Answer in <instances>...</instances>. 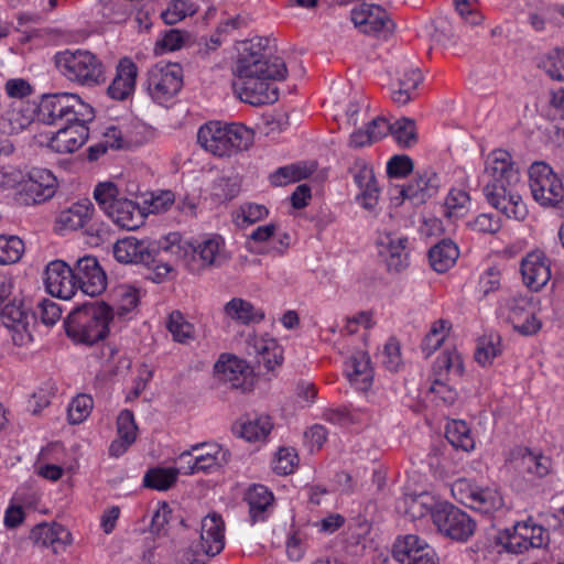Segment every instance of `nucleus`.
<instances>
[{"mask_svg":"<svg viewBox=\"0 0 564 564\" xmlns=\"http://www.w3.org/2000/svg\"><path fill=\"white\" fill-rule=\"evenodd\" d=\"M433 523L437 531L452 540H468L476 528L475 521L463 510L443 502L433 512Z\"/></svg>","mask_w":564,"mask_h":564,"instance_id":"ddd939ff","label":"nucleus"},{"mask_svg":"<svg viewBox=\"0 0 564 564\" xmlns=\"http://www.w3.org/2000/svg\"><path fill=\"white\" fill-rule=\"evenodd\" d=\"M180 470L173 467H156L145 473L143 484L155 490H167L176 481Z\"/></svg>","mask_w":564,"mask_h":564,"instance_id":"de8ad7c7","label":"nucleus"},{"mask_svg":"<svg viewBox=\"0 0 564 564\" xmlns=\"http://www.w3.org/2000/svg\"><path fill=\"white\" fill-rule=\"evenodd\" d=\"M113 257L121 263L149 264L152 260L148 242L134 237L118 240L113 246Z\"/></svg>","mask_w":564,"mask_h":564,"instance_id":"473e14b6","label":"nucleus"},{"mask_svg":"<svg viewBox=\"0 0 564 564\" xmlns=\"http://www.w3.org/2000/svg\"><path fill=\"white\" fill-rule=\"evenodd\" d=\"M297 463V455L294 448L282 447L275 454L272 462V468L278 475H289L293 473Z\"/></svg>","mask_w":564,"mask_h":564,"instance_id":"e2e57ef3","label":"nucleus"},{"mask_svg":"<svg viewBox=\"0 0 564 564\" xmlns=\"http://www.w3.org/2000/svg\"><path fill=\"white\" fill-rule=\"evenodd\" d=\"M253 141V131L238 122L210 120L197 131L198 144L217 158H230L247 151Z\"/></svg>","mask_w":564,"mask_h":564,"instance_id":"20e7f679","label":"nucleus"},{"mask_svg":"<svg viewBox=\"0 0 564 564\" xmlns=\"http://www.w3.org/2000/svg\"><path fill=\"white\" fill-rule=\"evenodd\" d=\"M272 429L269 416L261 415L254 420H249L241 425L240 435L248 442H259L264 440Z\"/></svg>","mask_w":564,"mask_h":564,"instance_id":"6e6d98bb","label":"nucleus"},{"mask_svg":"<svg viewBox=\"0 0 564 564\" xmlns=\"http://www.w3.org/2000/svg\"><path fill=\"white\" fill-rule=\"evenodd\" d=\"M118 227L135 230L144 223V214L133 200L124 197L106 214Z\"/></svg>","mask_w":564,"mask_h":564,"instance_id":"72a5a7b5","label":"nucleus"},{"mask_svg":"<svg viewBox=\"0 0 564 564\" xmlns=\"http://www.w3.org/2000/svg\"><path fill=\"white\" fill-rule=\"evenodd\" d=\"M540 66L546 74L557 80H564V50L554 48L543 56Z\"/></svg>","mask_w":564,"mask_h":564,"instance_id":"bf43d9fd","label":"nucleus"},{"mask_svg":"<svg viewBox=\"0 0 564 564\" xmlns=\"http://www.w3.org/2000/svg\"><path fill=\"white\" fill-rule=\"evenodd\" d=\"M112 318L117 316L121 319H131L135 313L140 301L139 290L132 285H119L113 292Z\"/></svg>","mask_w":564,"mask_h":564,"instance_id":"4c0bfd02","label":"nucleus"},{"mask_svg":"<svg viewBox=\"0 0 564 564\" xmlns=\"http://www.w3.org/2000/svg\"><path fill=\"white\" fill-rule=\"evenodd\" d=\"M215 377L231 388L246 389L251 383L252 370L248 364L229 354H223L214 366Z\"/></svg>","mask_w":564,"mask_h":564,"instance_id":"5701e85b","label":"nucleus"},{"mask_svg":"<svg viewBox=\"0 0 564 564\" xmlns=\"http://www.w3.org/2000/svg\"><path fill=\"white\" fill-rule=\"evenodd\" d=\"M485 174L490 177L484 187L488 203L510 219L524 220L528 208L516 189L520 175L511 154L502 149L491 151L485 161Z\"/></svg>","mask_w":564,"mask_h":564,"instance_id":"f03ea898","label":"nucleus"},{"mask_svg":"<svg viewBox=\"0 0 564 564\" xmlns=\"http://www.w3.org/2000/svg\"><path fill=\"white\" fill-rule=\"evenodd\" d=\"M196 11L197 6L189 0H172L161 12V18L165 24L173 25L195 14Z\"/></svg>","mask_w":564,"mask_h":564,"instance_id":"3c124183","label":"nucleus"},{"mask_svg":"<svg viewBox=\"0 0 564 564\" xmlns=\"http://www.w3.org/2000/svg\"><path fill=\"white\" fill-rule=\"evenodd\" d=\"M520 274L525 288L532 292H539L551 280V260L544 251L540 249L532 250L521 259Z\"/></svg>","mask_w":564,"mask_h":564,"instance_id":"6ab92c4d","label":"nucleus"},{"mask_svg":"<svg viewBox=\"0 0 564 564\" xmlns=\"http://www.w3.org/2000/svg\"><path fill=\"white\" fill-rule=\"evenodd\" d=\"M94 212L95 207L90 200H79L59 212L56 217V226L59 230L64 231L80 229L90 220Z\"/></svg>","mask_w":564,"mask_h":564,"instance_id":"2f4dec72","label":"nucleus"},{"mask_svg":"<svg viewBox=\"0 0 564 564\" xmlns=\"http://www.w3.org/2000/svg\"><path fill=\"white\" fill-rule=\"evenodd\" d=\"M44 285L46 291L62 300H69L76 293L74 268L63 260L51 261L45 269Z\"/></svg>","mask_w":564,"mask_h":564,"instance_id":"4be33fe9","label":"nucleus"},{"mask_svg":"<svg viewBox=\"0 0 564 564\" xmlns=\"http://www.w3.org/2000/svg\"><path fill=\"white\" fill-rule=\"evenodd\" d=\"M434 372L436 377L441 378H445L447 375L460 377L464 372L460 354L455 349L443 351L435 360Z\"/></svg>","mask_w":564,"mask_h":564,"instance_id":"a18cd8bd","label":"nucleus"},{"mask_svg":"<svg viewBox=\"0 0 564 564\" xmlns=\"http://www.w3.org/2000/svg\"><path fill=\"white\" fill-rule=\"evenodd\" d=\"M311 174L305 165L290 164L279 167L270 175V182L274 186H284L290 183L299 182Z\"/></svg>","mask_w":564,"mask_h":564,"instance_id":"864d4df0","label":"nucleus"},{"mask_svg":"<svg viewBox=\"0 0 564 564\" xmlns=\"http://www.w3.org/2000/svg\"><path fill=\"white\" fill-rule=\"evenodd\" d=\"M452 328V324L446 319H437L432 323L430 330L422 341V350L426 356L435 352L444 343Z\"/></svg>","mask_w":564,"mask_h":564,"instance_id":"49530a36","label":"nucleus"},{"mask_svg":"<svg viewBox=\"0 0 564 564\" xmlns=\"http://www.w3.org/2000/svg\"><path fill=\"white\" fill-rule=\"evenodd\" d=\"M138 66L129 57L119 61L116 75L107 88L108 96L115 100H126L135 90Z\"/></svg>","mask_w":564,"mask_h":564,"instance_id":"bb28decb","label":"nucleus"},{"mask_svg":"<svg viewBox=\"0 0 564 564\" xmlns=\"http://www.w3.org/2000/svg\"><path fill=\"white\" fill-rule=\"evenodd\" d=\"M39 317L47 326L55 325L62 315L61 307L52 300L44 299L37 304L36 311L32 314Z\"/></svg>","mask_w":564,"mask_h":564,"instance_id":"338daca9","label":"nucleus"},{"mask_svg":"<svg viewBox=\"0 0 564 564\" xmlns=\"http://www.w3.org/2000/svg\"><path fill=\"white\" fill-rule=\"evenodd\" d=\"M446 438L448 442L466 452L475 447L474 438L470 434V430L465 421L453 420L446 425Z\"/></svg>","mask_w":564,"mask_h":564,"instance_id":"09e8293b","label":"nucleus"},{"mask_svg":"<svg viewBox=\"0 0 564 564\" xmlns=\"http://www.w3.org/2000/svg\"><path fill=\"white\" fill-rule=\"evenodd\" d=\"M451 492L459 503L484 514H494L505 507V500L497 487H481L466 479L456 480Z\"/></svg>","mask_w":564,"mask_h":564,"instance_id":"9d476101","label":"nucleus"},{"mask_svg":"<svg viewBox=\"0 0 564 564\" xmlns=\"http://www.w3.org/2000/svg\"><path fill=\"white\" fill-rule=\"evenodd\" d=\"M165 327L175 343L186 345L195 340V326L181 311H173L169 314Z\"/></svg>","mask_w":564,"mask_h":564,"instance_id":"79ce46f5","label":"nucleus"},{"mask_svg":"<svg viewBox=\"0 0 564 564\" xmlns=\"http://www.w3.org/2000/svg\"><path fill=\"white\" fill-rule=\"evenodd\" d=\"M529 186L533 199L544 208H556L564 202L563 181L545 162L530 166Z\"/></svg>","mask_w":564,"mask_h":564,"instance_id":"1a4fd4ad","label":"nucleus"},{"mask_svg":"<svg viewBox=\"0 0 564 564\" xmlns=\"http://www.w3.org/2000/svg\"><path fill=\"white\" fill-rule=\"evenodd\" d=\"M348 172L358 188L377 180L373 167L362 158L355 159L349 166Z\"/></svg>","mask_w":564,"mask_h":564,"instance_id":"052dcab7","label":"nucleus"},{"mask_svg":"<svg viewBox=\"0 0 564 564\" xmlns=\"http://www.w3.org/2000/svg\"><path fill=\"white\" fill-rule=\"evenodd\" d=\"M24 253V242L14 235H0V264L18 262Z\"/></svg>","mask_w":564,"mask_h":564,"instance_id":"603ef678","label":"nucleus"},{"mask_svg":"<svg viewBox=\"0 0 564 564\" xmlns=\"http://www.w3.org/2000/svg\"><path fill=\"white\" fill-rule=\"evenodd\" d=\"M390 133L402 148H410L417 142L415 122L412 119L401 118L394 121Z\"/></svg>","mask_w":564,"mask_h":564,"instance_id":"5fc2aeb1","label":"nucleus"},{"mask_svg":"<svg viewBox=\"0 0 564 564\" xmlns=\"http://www.w3.org/2000/svg\"><path fill=\"white\" fill-rule=\"evenodd\" d=\"M55 63L59 73L75 84L93 87L105 80L101 61L89 51L58 52L55 55Z\"/></svg>","mask_w":564,"mask_h":564,"instance_id":"0eeeda50","label":"nucleus"},{"mask_svg":"<svg viewBox=\"0 0 564 564\" xmlns=\"http://www.w3.org/2000/svg\"><path fill=\"white\" fill-rule=\"evenodd\" d=\"M31 539L36 545L52 549L55 554L64 552L73 542L70 532L56 522L35 525L31 531Z\"/></svg>","mask_w":564,"mask_h":564,"instance_id":"a878e982","label":"nucleus"},{"mask_svg":"<svg viewBox=\"0 0 564 564\" xmlns=\"http://www.w3.org/2000/svg\"><path fill=\"white\" fill-rule=\"evenodd\" d=\"M3 90L6 96L14 101L25 100L33 94L34 88L28 79L14 77L6 80Z\"/></svg>","mask_w":564,"mask_h":564,"instance_id":"680f3d73","label":"nucleus"},{"mask_svg":"<svg viewBox=\"0 0 564 564\" xmlns=\"http://www.w3.org/2000/svg\"><path fill=\"white\" fill-rule=\"evenodd\" d=\"M356 203L366 210H375L380 198V187L377 180L358 188Z\"/></svg>","mask_w":564,"mask_h":564,"instance_id":"0e129e2a","label":"nucleus"},{"mask_svg":"<svg viewBox=\"0 0 564 564\" xmlns=\"http://www.w3.org/2000/svg\"><path fill=\"white\" fill-rule=\"evenodd\" d=\"M441 187V176L429 167L416 171L413 177L400 187L399 194L402 200L420 206L434 198Z\"/></svg>","mask_w":564,"mask_h":564,"instance_id":"f3484780","label":"nucleus"},{"mask_svg":"<svg viewBox=\"0 0 564 564\" xmlns=\"http://www.w3.org/2000/svg\"><path fill=\"white\" fill-rule=\"evenodd\" d=\"M423 539L416 534H406L398 538L393 545V556L397 561H406L411 553L421 545Z\"/></svg>","mask_w":564,"mask_h":564,"instance_id":"69168bd1","label":"nucleus"},{"mask_svg":"<svg viewBox=\"0 0 564 564\" xmlns=\"http://www.w3.org/2000/svg\"><path fill=\"white\" fill-rule=\"evenodd\" d=\"M458 257L459 249L449 239H443L429 251L430 264L438 273L448 271L456 263Z\"/></svg>","mask_w":564,"mask_h":564,"instance_id":"58836bf2","label":"nucleus"},{"mask_svg":"<svg viewBox=\"0 0 564 564\" xmlns=\"http://www.w3.org/2000/svg\"><path fill=\"white\" fill-rule=\"evenodd\" d=\"M88 122L70 121L48 139V148L57 153H73L88 140Z\"/></svg>","mask_w":564,"mask_h":564,"instance_id":"393cba45","label":"nucleus"},{"mask_svg":"<svg viewBox=\"0 0 564 564\" xmlns=\"http://www.w3.org/2000/svg\"><path fill=\"white\" fill-rule=\"evenodd\" d=\"M514 468L524 477L533 479L546 476L551 469V459L529 449L520 451L513 459Z\"/></svg>","mask_w":564,"mask_h":564,"instance_id":"f704fd0d","label":"nucleus"},{"mask_svg":"<svg viewBox=\"0 0 564 564\" xmlns=\"http://www.w3.org/2000/svg\"><path fill=\"white\" fill-rule=\"evenodd\" d=\"M227 318L242 325L259 323L264 318V312L251 302L241 297H234L224 306Z\"/></svg>","mask_w":564,"mask_h":564,"instance_id":"e433bc0d","label":"nucleus"},{"mask_svg":"<svg viewBox=\"0 0 564 564\" xmlns=\"http://www.w3.org/2000/svg\"><path fill=\"white\" fill-rule=\"evenodd\" d=\"M57 188L55 175L46 169H33L25 173L15 203L22 206H33L51 199Z\"/></svg>","mask_w":564,"mask_h":564,"instance_id":"f8f14e48","label":"nucleus"},{"mask_svg":"<svg viewBox=\"0 0 564 564\" xmlns=\"http://www.w3.org/2000/svg\"><path fill=\"white\" fill-rule=\"evenodd\" d=\"M94 198L100 209L107 214L117 205L119 199L124 198L119 184L113 181L99 182L94 188Z\"/></svg>","mask_w":564,"mask_h":564,"instance_id":"c03bdc74","label":"nucleus"},{"mask_svg":"<svg viewBox=\"0 0 564 564\" xmlns=\"http://www.w3.org/2000/svg\"><path fill=\"white\" fill-rule=\"evenodd\" d=\"M36 116L48 126L70 121L90 122L95 117L93 107L72 93L44 94L36 105Z\"/></svg>","mask_w":564,"mask_h":564,"instance_id":"423d86ee","label":"nucleus"},{"mask_svg":"<svg viewBox=\"0 0 564 564\" xmlns=\"http://www.w3.org/2000/svg\"><path fill=\"white\" fill-rule=\"evenodd\" d=\"M25 173L13 166H0V191L7 193L15 202Z\"/></svg>","mask_w":564,"mask_h":564,"instance_id":"4d7b16f0","label":"nucleus"},{"mask_svg":"<svg viewBox=\"0 0 564 564\" xmlns=\"http://www.w3.org/2000/svg\"><path fill=\"white\" fill-rule=\"evenodd\" d=\"M142 140L131 124L109 126L104 132V143L111 149H131L141 144Z\"/></svg>","mask_w":564,"mask_h":564,"instance_id":"a19ab883","label":"nucleus"},{"mask_svg":"<svg viewBox=\"0 0 564 564\" xmlns=\"http://www.w3.org/2000/svg\"><path fill=\"white\" fill-rule=\"evenodd\" d=\"M183 86V69L176 63L159 62L147 73L145 90L158 105L166 106Z\"/></svg>","mask_w":564,"mask_h":564,"instance_id":"6e6552de","label":"nucleus"},{"mask_svg":"<svg viewBox=\"0 0 564 564\" xmlns=\"http://www.w3.org/2000/svg\"><path fill=\"white\" fill-rule=\"evenodd\" d=\"M252 522L264 521L273 508V494L263 485L251 486L245 496Z\"/></svg>","mask_w":564,"mask_h":564,"instance_id":"c9c22d12","label":"nucleus"},{"mask_svg":"<svg viewBox=\"0 0 564 564\" xmlns=\"http://www.w3.org/2000/svg\"><path fill=\"white\" fill-rule=\"evenodd\" d=\"M94 408L93 398L88 394H78L68 404V421L72 424L84 422L91 413Z\"/></svg>","mask_w":564,"mask_h":564,"instance_id":"13d9d810","label":"nucleus"},{"mask_svg":"<svg viewBox=\"0 0 564 564\" xmlns=\"http://www.w3.org/2000/svg\"><path fill=\"white\" fill-rule=\"evenodd\" d=\"M380 253L384 258L389 271L400 272L409 265L408 238L395 234L380 237Z\"/></svg>","mask_w":564,"mask_h":564,"instance_id":"cd10ccee","label":"nucleus"},{"mask_svg":"<svg viewBox=\"0 0 564 564\" xmlns=\"http://www.w3.org/2000/svg\"><path fill=\"white\" fill-rule=\"evenodd\" d=\"M547 540L546 530L532 520L516 523L508 535L507 547L513 553H523L531 547H541Z\"/></svg>","mask_w":564,"mask_h":564,"instance_id":"b1692460","label":"nucleus"},{"mask_svg":"<svg viewBox=\"0 0 564 564\" xmlns=\"http://www.w3.org/2000/svg\"><path fill=\"white\" fill-rule=\"evenodd\" d=\"M112 310L105 302L75 308L65 321L67 336L78 344L94 345L107 337Z\"/></svg>","mask_w":564,"mask_h":564,"instance_id":"39448f33","label":"nucleus"},{"mask_svg":"<svg viewBox=\"0 0 564 564\" xmlns=\"http://www.w3.org/2000/svg\"><path fill=\"white\" fill-rule=\"evenodd\" d=\"M160 248L181 260L192 273H199L212 265H219L227 259L225 241L218 235L191 242L178 232H170L160 242Z\"/></svg>","mask_w":564,"mask_h":564,"instance_id":"7ed1b4c3","label":"nucleus"},{"mask_svg":"<svg viewBox=\"0 0 564 564\" xmlns=\"http://www.w3.org/2000/svg\"><path fill=\"white\" fill-rule=\"evenodd\" d=\"M249 354L258 357L268 370H273L283 361V348L268 334H254L248 339Z\"/></svg>","mask_w":564,"mask_h":564,"instance_id":"c756f323","label":"nucleus"},{"mask_svg":"<svg viewBox=\"0 0 564 564\" xmlns=\"http://www.w3.org/2000/svg\"><path fill=\"white\" fill-rule=\"evenodd\" d=\"M227 452L216 443H196L180 454L178 459L186 465L181 468L184 474L207 473L227 460Z\"/></svg>","mask_w":564,"mask_h":564,"instance_id":"4468645a","label":"nucleus"},{"mask_svg":"<svg viewBox=\"0 0 564 564\" xmlns=\"http://www.w3.org/2000/svg\"><path fill=\"white\" fill-rule=\"evenodd\" d=\"M350 20L359 32L368 35L386 37L392 33L394 28L387 11L370 2L355 6L350 11Z\"/></svg>","mask_w":564,"mask_h":564,"instance_id":"2eb2a0df","label":"nucleus"},{"mask_svg":"<svg viewBox=\"0 0 564 564\" xmlns=\"http://www.w3.org/2000/svg\"><path fill=\"white\" fill-rule=\"evenodd\" d=\"M36 105L29 100L10 101L0 109V134L19 135L35 121Z\"/></svg>","mask_w":564,"mask_h":564,"instance_id":"a211bd4d","label":"nucleus"},{"mask_svg":"<svg viewBox=\"0 0 564 564\" xmlns=\"http://www.w3.org/2000/svg\"><path fill=\"white\" fill-rule=\"evenodd\" d=\"M33 503L32 496L25 491H15L9 500L3 514V525L9 529H17L23 524L26 517V509Z\"/></svg>","mask_w":564,"mask_h":564,"instance_id":"ea45409f","label":"nucleus"},{"mask_svg":"<svg viewBox=\"0 0 564 564\" xmlns=\"http://www.w3.org/2000/svg\"><path fill=\"white\" fill-rule=\"evenodd\" d=\"M345 375L358 391H368L373 382L375 371L368 352L356 351L345 364Z\"/></svg>","mask_w":564,"mask_h":564,"instance_id":"c85d7f7f","label":"nucleus"},{"mask_svg":"<svg viewBox=\"0 0 564 564\" xmlns=\"http://www.w3.org/2000/svg\"><path fill=\"white\" fill-rule=\"evenodd\" d=\"M225 522L223 517L210 512L200 521V549L202 553L192 554L185 552L184 564H206L207 557L218 555L226 545Z\"/></svg>","mask_w":564,"mask_h":564,"instance_id":"9b49d317","label":"nucleus"},{"mask_svg":"<svg viewBox=\"0 0 564 564\" xmlns=\"http://www.w3.org/2000/svg\"><path fill=\"white\" fill-rule=\"evenodd\" d=\"M265 42L261 37L252 39L237 48L234 87L242 101L253 106L275 102L279 91L274 83L288 74L282 58L265 53Z\"/></svg>","mask_w":564,"mask_h":564,"instance_id":"f257e3e1","label":"nucleus"},{"mask_svg":"<svg viewBox=\"0 0 564 564\" xmlns=\"http://www.w3.org/2000/svg\"><path fill=\"white\" fill-rule=\"evenodd\" d=\"M76 291L91 297L101 294L107 288V275L93 256L79 258L74 265Z\"/></svg>","mask_w":564,"mask_h":564,"instance_id":"412c9836","label":"nucleus"},{"mask_svg":"<svg viewBox=\"0 0 564 564\" xmlns=\"http://www.w3.org/2000/svg\"><path fill=\"white\" fill-rule=\"evenodd\" d=\"M442 503L435 496L426 491L404 494L397 503V510L408 516L411 520H419L429 514L433 518V512Z\"/></svg>","mask_w":564,"mask_h":564,"instance_id":"7c9ffc66","label":"nucleus"},{"mask_svg":"<svg viewBox=\"0 0 564 564\" xmlns=\"http://www.w3.org/2000/svg\"><path fill=\"white\" fill-rule=\"evenodd\" d=\"M414 164L410 156L397 154L387 162V174L390 177L403 178L413 171Z\"/></svg>","mask_w":564,"mask_h":564,"instance_id":"774afa93","label":"nucleus"},{"mask_svg":"<svg viewBox=\"0 0 564 564\" xmlns=\"http://www.w3.org/2000/svg\"><path fill=\"white\" fill-rule=\"evenodd\" d=\"M501 310L513 329L522 335H534L542 326L533 312V301L527 295L516 294L506 299Z\"/></svg>","mask_w":564,"mask_h":564,"instance_id":"dca6fc26","label":"nucleus"},{"mask_svg":"<svg viewBox=\"0 0 564 564\" xmlns=\"http://www.w3.org/2000/svg\"><path fill=\"white\" fill-rule=\"evenodd\" d=\"M2 324L8 328L17 346H28L33 340L32 326L34 315L29 313L21 303H8L0 313Z\"/></svg>","mask_w":564,"mask_h":564,"instance_id":"aec40b11","label":"nucleus"},{"mask_svg":"<svg viewBox=\"0 0 564 564\" xmlns=\"http://www.w3.org/2000/svg\"><path fill=\"white\" fill-rule=\"evenodd\" d=\"M502 352L501 337L497 333L484 334L478 338L475 349V360L481 367L491 366Z\"/></svg>","mask_w":564,"mask_h":564,"instance_id":"37998d69","label":"nucleus"},{"mask_svg":"<svg viewBox=\"0 0 564 564\" xmlns=\"http://www.w3.org/2000/svg\"><path fill=\"white\" fill-rule=\"evenodd\" d=\"M470 205L468 193L460 188H452L445 197L444 215L448 218L464 216Z\"/></svg>","mask_w":564,"mask_h":564,"instance_id":"8fccbe9b","label":"nucleus"}]
</instances>
